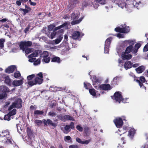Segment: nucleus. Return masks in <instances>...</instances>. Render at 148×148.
<instances>
[{
  "instance_id": "1",
  "label": "nucleus",
  "mask_w": 148,
  "mask_h": 148,
  "mask_svg": "<svg viewBox=\"0 0 148 148\" xmlns=\"http://www.w3.org/2000/svg\"><path fill=\"white\" fill-rule=\"evenodd\" d=\"M134 80L136 81L138 83L140 88L142 89H144L146 90V88L143 84V83L147 82L145 77L143 76H141L139 77V79H136L137 77L135 75H134Z\"/></svg>"
},
{
  "instance_id": "2",
  "label": "nucleus",
  "mask_w": 148,
  "mask_h": 148,
  "mask_svg": "<svg viewBox=\"0 0 148 148\" xmlns=\"http://www.w3.org/2000/svg\"><path fill=\"white\" fill-rule=\"evenodd\" d=\"M121 26L122 27H117L115 28L114 30L116 32L121 33H127L130 32L129 27L126 26L125 24H124L123 25L122 24Z\"/></svg>"
},
{
  "instance_id": "3",
  "label": "nucleus",
  "mask_w": 148,
  "mask_h": 148,
  "mask_svg": "<svg viewBox=\"0 0 148 148\" xmlns=\"http://www.w3.org/2000/svg\"><path fill=\"white\" fill-rule=\"evenodd\" d=\"M112 98L115 99L116 101L120 103L121 101L124 102V98L121 95V92H116L114 94L113 96H111Z\"/></svg>"
},
{
  "instance_id": "4",
  "label": "nucleus",
  "mask_w": 148,
  "mask_h": 148,
  "mask_svg": "<svg viewBox=\"0 0 148 148\" xmlns=\"http://www.w3.org/2000/svg\"><path fill=\"white\" fill-rule=\"evenodd\" d=\"M32 45V42L31 41H22L20 42L19 47L23 51H24L26 48L31 46Z\"/></svg>"
},
{
  "instance_id": "5",
  "label": "nucleus",
  "mask_w": 148,
  "mask_h": 148,
  "mask_svg": "<svg viewBox=\"0 0 148 148\" xmlns=\"http://www.w3.org/2000/svg\"><path fill=\"white\" fill-rule=\"evenodd\" d=\"M43 81V79L36 77L34 80L29 81L27 83L29 85L32 86L36 84H40Z\"/></svg>"
},
{
  "instance_id": "6",
  "label": "nucleus",
  "mask_w": 148,
  "mask_h": 148,
  "mask_svg": "<svg viewBox=\"0 0 148 148\" xmlns=\"http://www.w3.org/2000/svg\"><path fill=\"white\" fill-rule=\"evenodd\" d=\"M75 128L74 123L73 122H71L69 125H66L64 128L61 129L63 132L66 134L70 132L71 129H74Z\"/></svg>"
},
{
  "instance_id": "7",
  "label": "nucleus",
  "mask_w": 148,
  "mask_h": 148,
  "mask_svg": "<svg viewBox=\"0 0 148 148\" xmlns=\"http://www.w3.org/2000/svg\"><path fill=\"white\" fill-rule=\"evenodd\" d=\"M42 121L44 124V126H47L48 125L49 126H52L54 127H56L57 124L55 123H53L52 121L49 119H47V120L43 119Z\"/></svg>"
},
{
  "instance_id": "8",
  "label": "nucleus",
  "mask_w": 148,
  "mask_h": 148,
  "mask_svg": "<svg viewBox=\"0 0 148 148\" xmlns=\"http://www.w3.org/2000/svg\"><path fill=\"white\" fill-rule=\"evenodd\" d=\"M113 122L116 126L118 128H120L123 126V122L122 119L121 118H117L115 119Z\"/></svg>"
},
{
  "instance_id": "9",
  "label": "nucleus",
  "mask_w": 148,
  "mask_h": 148,
  "mask_svg": "<svg viewBox=\"0 0 148 148\" xmlns=\"http://www.w3.org/2000/svg\"><path fill=\"white\" fill-rule=\"evenodd\" d=\"M22 100L20 99H17L13 103V105L14 107L17 108H20L22 107Z\"/></svg>"
},
{
  "instance_id": "10",
  "label": "nucleus",
  "mask_w": 148,
  "mask_h": 148,
  "mask_svg": "<svg viewBox=\"0 0 148 148\" xmlns=\"http://www.w3.org/2000/svg\"><path fill=\"white\" fill-rule=\"evenodd\" d=\"M16 69V68L15 65H11L8 66L5 69V72L8 74L12 73Z\"/></svg>"
},
{
  "instance_id": "11",
  "label": "nucleus",
  "mask_w": 148,
  "mask_h": 148,
  "mask_svg": "<svg viewBox=\"0 0 148 148\" xmlns=\"http://www.w3.org/2000/svg\"><path fill=\"white\" fill-rule=\"evenodd\" d=\"M99 87L100 89L105 90H108L111 89V86L109 84H101Z\"/></svg>"
},
{
  "instance_id": "12",
  "label": "nucleus",
  "mask_w": 148,
  "mask_h": 148,
  "mask_svg": "<svg viewBox=\"0 0 148 148\" xmlns=\"http://www.w3.org/2000/svg\"><path fill=\"white\" fill-rule=\"evenodd\" d=\"M25 9L20 8L19 9V11H22L23 12V15H25L29 11H30L31 10V8L27 6L26 5H25Z\"/></svg>"
},
{
  "instance_id": "13",
  "label": "nucleus",
  "mask_w": 148,
  "mask_h": 148,
  "mask_svg": "<svg viewBox=\"0 0 148 148\" xmlns=\"http://www.w3.org/2000/svg\"><path fill=\"white\" fill-rule=\"evenodd\" d=\"M80 35V32L77 31H74L72 34L71 36L74 40L79 39Z\"/></svg>"
},
{
  "instance_id": "14",
  "label": "nucleus",
  "mask_w": 148,
  "mask_h": 148,
  "mask_svg": "<svg viewBox=\"0 0 148 148\" xmlns=\"http://www.w3.org/2000/svg\"><path fill=\"white\" fill-rule=\"evenodd\" d=\"M23 80L22 79L14 80L12 82V84L14 86H20L23 84Z\"/></svg>"
},
{
  "instance_id": "15",
  "label": "nucleus",
  "mask_w": 148,
  "mask_h": 148,
  "mask_svg": "<svg viewBox=\"0 0 148 148\" xmlns=\"http://www.w3.org/2000/svg\"><path fill=\"white\" fill-rule=\"evenodd\" d=\"M145 69V67L143 66H141L135 69L138 73H143Z\"/></svg>"
},
{
  "instance_id": "16",
  "label": "nucleus",
  "mask_w": 148,
  "mask_h": 148,
  "mask_svg": "<svg viewBox=\"0 0 148 148\" xmlns=\"http://www.w3.org/2000/svg\"><path fill=\"white\" fill-rule=\"evenodd\" d=\"M132 63L130 61H126L124 64V68L126 69H130L132 67Z\"/></svg>"
},
{
  "instance_id": "17",
  "label": "nucleus",
  "mask_w": 148,
  "mask_h": 148,
  "mask_svg": "<svg viewBox=\"0 0 148 148\" xmlns=\"http://www.w3.org/2000/svg\"><path fill=\"white\" fill-rule=\"evenodd\" d=\"M44 113V112L42 110H35L34 112V115L35 116H36L38 115H42Z\"/></svg>"
},
{
  "instance_id": "18",
  "label": "nucleus",
  "mask_w": 148,
  "mask_h": 148,
  "mask_svg": "<svg viewBox=\"0 0 148 148\" xmlns=\"http://www.w3.org/2000/svg\"><path fill=\"white\" fill-rule=\"evenodd\" d=\"M64 121H66L70 120L74 121L75 119L73 117L69 115H65L64 116Z\"/></svg>"
},
{
  "instance_id": "19",
  "label": "nucleus",
  "mask_w": 148,
  "mask_h": 148,
  "mask_svg": "<svg viewBox=\"0 0 148 148\" xmlns=\"http://www.w3.org/2000/svg\"><path fill=\"white\" fill-rule=\"evenodd\" d=\"M119 77L118 76L114 77L111 82V85H113L114 86L116 85L119 81Z\"/></svg>"
},
{
  "instance_id": "20",
  "label": "nucleus",
  "mask_w": 148,
  "mask_h": 148,
  "mask_svg": "<svg viewBox=\"0 0 148 148\" xmlns=\"http://www.w3.org/2000/svg\"><path fill=\"white\" fill-rule=\"evenodd\" d=\"M112 40V38L111 37L108 38L105 42V46L110 47Z\"/></svg>"
},
{
  "instance_id": "21",
  "label": "nucleus",
  "mask_w": 148,
  "mask_h": 148,
  "mask_svg": "<svg viewBox=\"0 0 148 148\" xmlns=\"http://www.w3.org/2000/svg\"><path fill=\"white\" fill-rule=\"evenodd\" d=\"M122 59L123 60H130L132 57V56L130 54L126 55H122Z\"/></svg>"
},
{
  "instance_id": "22",
  "label": "nucleus",
  "mask_w": 148,
  "mask_h": 148,
  "mask_svg": "<svg viewBox=\"0 0 148 148\" xmlns=\"http://www.w3.org/2000/svg\"><path fill=\"white\" fill-rule=\"evenodd\" d=\"M5 82L8 86H11V80L10 79L8 76L5 77Z\"/></svg>"
},
{
  "instance_id": "23",
  "label": "nucleus",
  "mask_w": 148,
  "mask_h": 148,
  "mask_svg": "<svg viewBox=\"0 0 148 148\" xmlns=\"http://www.w3.org/2000/svg\"><path fill=\"white\" fill-rule=\"evenodd\" d=\"M51 62H56L58 63H60L61 62V60L59 57L55 56L52 58Z\"/></svg>"
},
{
  "instance_id": "24",
  "label": "nucleus",
  "mask_w": 148,
  "mask_h": 148,
  "mask_svg": "<svg viewBox=\"0 0 148 148\" xmlns=\"http://www.w3.org/2000/svg\"><path fill=\"white\" fill-rule=\"evenodd\" d=\"M83 18H81L78 20H73V21L71 22V24L72 25H74L79 23L82 20Z\"/></svg>"
},
{
  "instance_id": "25",
  "label": "nucleus",
  "mask_w": 148,
  "mask_h": 148,
  "mask_svg": "<svg viewBox=\"0 0 148 148\" xmlns=\"http://www.w3.org/2000/svg\"><path fill=\"white\" fill-rule=\"evenodd\" d=\"M26 131L27 136L30 137L32 136L33 134V131L29 127H27Z\"/></svg>"
},
{
  "instance_id": "26",
  "label": "nucleus",
  "mask_w": 148,
  "mask_h": 148,
  "mask_svg": "<svg viewBox=\"0 0 148 148\" xmlns=\"http://www.w3.org/2000/svg\"><path fill=\"white\" fill-rule=\"evenodd\" d=\"M89 92L91 95L94 97L97 96V95L96 94V92H96L95 90L94 89L92 88L89 89Z\"/></svg>"
},
{
  "instance_id": "27",
  "label": "nucleus",
  "mask_w": 148,
  "mask_h": 148,
  "mask_svg": "<svg viewBox=\"0 0 148 148\" xmlns=\"http://www.w3.org/2000/svg\"><path fill=\"white\" fill-rule=\"evenodd\" d=\"M79 17V16L77 14L74 13H72L71 15V19L75 20L77 19Z\"/></svg>"
},
{
  "instance_id": "28",
  "label": "nucleus",
  "mask_w": 148,
  "mask_h": 148,
  "mask_svg": "<svg viewBox=\"0 0 148 148\" xmlns=\"http://www.w3.org/2000/svg\"><path fill=\"white\" fill-rule=\"evenodd\" d=\"M38 54V52L37 51H35L32 54L29 56V58H31L37 56Z\"/></svg>"
},
{
  "instance_id": "29",
  "label": "nucleus",
  "mask_w": 148,
  "mask_h": 148,
  "mask_svg": "<svg viewBox=\"0 0 148 148\" xmlns=\"http://www.w3.org/2000/svg\"><path fill=\"white\" fill-rule=\"evenodd\" d=\"M133 48V46L132 45H130L129 46L127 47L125 50V53H130L132 50Z\"/></svg>"
},
{
  "instance_id": "30",
  "label": "nucleus",
  "mask_w": 148,
  "mask_h": 148,
  "mask_svg": "<svg viewBox=\"0 0 148 148\" xmlns=\"http://www.w3.org/2000/svg\"><path fill=\"white\" fill-rule=\"evenodd\" d=\"M135 133V130L134 128L130 129L129 131L128 135L130 136H133Z\"/></svg>"
},
{
  "instance_id": "31",
  "label": "nucleus",
  "mask_w": 148,
  "mask_h": 148,
  "mask_svg": "<svg viewBox=\"0 0 148 148\" xmlns=\"http://www.w3.org/2000/svg\"><path fill=\"white\" fill-rule=\"evenodd\" d=\"M63 38V37L61 35H60L58 38L55 40V44H57L59 43Z\"/></svg>"
},
{
  "instance_id": "32",
  "label": "nucleus",
  "mask_w": 148,
  "mask_h": 148,
  "mask_svg": "<svg viewBox=\"0 0 148 148\" xmlns=\"http://www.w3.org/2000/svg\"><path fill=\"white\" fill-rule=\"evenodd\" d=\"M84 87L86 89H89L90 88L92 87L91 84L89 83H86L84 82Z\"/></svg>"
},
{
  "instance_id": "33",
  "label": "nucleus",
  "mask_w": 148,
  "mask_h": 148,
  "mask_svg": "<svg viewBox=\"0 0 148 148\" xmlns=\"http://www.w3.org/2000/svg\"><path fill=\"white\" fill-rule=\"evenodd\" d=\"M49 56V53L48 51H45L43 52V53L41 55V57L43 58L47 57Z\"/></svg>"
},
{
  "instance_id": "34",
  "label": "nucleus",
  "mask_w": 148,
  "mask_h": 148,
  "mask_svg": "<svg viewBox=\"0 0 148 148\" xmlns=\"http://www.w3.org/2000/svg\"><path fill=\"white\" fill-rule=\"evenodd\" d=\"M5 41V40L4 39H0V48H3V47L4 43Z\"/></svg>"
},
{
  "instance_id": "35",
  "label": "nucleus",
  "mask_w": 148,
  "mask_h": 148,
  "mask_svg": "<svg viewBox=\"0 0 148 148\" xmlns=\"http://www.w3.org/2000/svg\"><path fill=\"white\" fill-rule=\"evenodd\" d=\"M43 121L40 120H35L34 122L37 125L39 126L42 123Z\"/></svg>"
},
{
  "instance_id": "36",
  "label": "nucleus",
  "mask_w": 148,
  "mask_h": 148,
  "mask_svg": "<svg viewBox=\"0 0 148 148\" xmlns=\"http://www.w3.org/2000/svg\"><path fill=\"white\" fill-rule=\"evenodd\" d=\"M55 27L54 24H52L49 25L48 26V30L49 31H52L53 28Z\"/></svg>"
},
{
  "instance_id": "37",
  "label": "nucleus",
  "mask_w": 148,
  "mask_h": 148,
  "mask_svg": "<svg viewBox=\"0 0 148 148\" xmlns=\"http://www.w3.org/2000/svg\"><path fill=\"white\" fill-rule=\"evenodd\" d=\"M11 116L8 113L7 114L5 115L4 119L5 120L9 121L10 119Z\"/></svg>"
},
{
  "instance_id": "38",
  "label": "nucleus",
  "mask_w": 148,
  "mask_h": 148,
  "mask_svg": "<svg viewBox=\"0 0 148 148\" xmlns=\"http://www.w3.org/2000/svg\"><path fill=\"white\" fill-rule=\"evenodd\" d=\"M7 96L6 92H3L2 93L0 94V99H2Z\"/></svg>"
},
{
  "instance_id": "39",
  "label": "nucleus",
  "mask_w": 148,
  "mask_h": 148,
  "mask_svg": "<svg viewBox=\"0 0 148 148\" xmlns=\"http://www.w3.org/2000/svg\"><path fill=\"white\" fill-rule=\"evenodd\" d=\"M16 109H14L11 111L10 112L8 113L11 116L15 115L16 113Z\"/></svg>"
},
{
  "instance_id": "40",
  "label": "nucleus",
  "mask_w": 148,
  "mask_h": 148,
  "mask_svg": "<svg viewBox=\"0 0 148 148\" xmlns=\"http://www.w3.org/2000/svg\"><path fill=\"white\" fill-rule=\"evenodd\" d=\"M48 115L49 116L55 117L56 115V114L54 112L50 111L49 112Z\"/></svg>"
},
{
  "instance_id": "41",
  "label": "nucleus",
  "mask_w": 148,
  "mask_h": 148,
  "mask_svg": "<svg viewBox=\"0 0 148 148\" xmlns=\"http://www.w3.org/2000/svg\"><path fill=\"white\" fill-rule=\"evenodd\" d=\"M50 60V58L49 57H47L43 58L42 60L43 62H45L46 63H49Z\"/></svg>"
},
{
  "instance_id": "42",
  "label": "nucleus",
  "mask_w": 148,
  "mask_h": 148,
  "mask_svg": "<svg viewBox=\"0 0 148 148\" xmlns=\"http://www.w3.org/2000/svg\"><path fill=\"white\" fill-rule=\"evenodd\" d=\"M21 76V74L19 71L17 72H15L14 74V76L15 78H18Z\"/></svg>"
},
{
  "instance_id": "43",
  "label": "nucleus",
  "mask_w": 148,
  "mask_h": 148,
  "mask_svg": "<svg viewBox=\"0 0 148 148\" xmlns=\"http://www.w3.org/2000/svg\"><path fill=\"white\" fill-rule=\"evenodd\" d=\"M95 1L97 3H99L102 5H104L106 3L105 0H95Z\"/></svg>"
},
{
  "instance_id": "44",
  "label": "nucleus",
  "mask_w": 148,
  "mask_h": 148,
  "mask_svg": "<svg viewBox=\"0 0 148 148\" xmlns=\"http://www.w3.org/2000/svg\"><path fill=\"white\" fill-rule=\"evenodd\" d=\"M35 76L34 74H33L27 76V79L28 80H31Z\"/></svg>"
},
{
  "instance_id": "45",
  "label": "nucleus",
  "mask_w": 148,
  "mask_h": 148,
  "mask_svg": "<svg viewBox=\"0 0 148 148\" xmlns=\"http://www.w3.org/2000/svg\"><path fill=\"white\" fill-rule=\"evenodd\" d=\"M57 117L59 119L64 121V116H63L62 114H60L58 115Z\"/></svg>"
},
{
  "instance_id": "46",
  "label": "nucleus",
  "mask_w": 148,
  "mask_h": 148,
  "mask_svg": "<svg viewBox=\"0 0 148 148\" xmlns=\"http://www.w3.org/2000/svg\"><path fill=\"white\" fill-rule=\"evenodd\" d=\"M127 42L130 45L133 46L134 44L135 41L133 40H128L127 41Z\"/></svg>"
},
{
  "instance_id": "47",
  "label": "nucleus",
  "mask_w": 148,
  "mask_h": 148,
  "mask_svg": "<svg viewBox=\"0 0 148 148\" xmlns=\"http://www.w3.org/2000/svg\"><path fill=\"white\" fill-rule=\"evenodd\" d=\"M25 53L27 54H28L30 53H31L32 51V49L30 48H27L25 49Z\"/></svg>"
},
{
  "instance_id": "48",
  "label": "nucleus",
  "mask_w": 148,
  "mask_h": 148,
  "mask_svg": "<svg viewBox=\"0 0 148 148\" xmlns=\"http://www.w3.org/2000/svg\"><path fill=\"white\" fill-rule=\"evenodd\" d=\"M141 45L140 43H137L134 46V48L138 50V49L141 46Z\"/></svg>"
},
{
  "instance_id": "49",
  "label": "nucleus",
  "mask_w": 148,
  "mask_h": 148,
  "mask_svg": "<svg viewBox=\"0 0 148 148\" xmlns=\"http://www.w3.org/2000/svg\"><path fill=\"white\" fill-rule=\"evenodd\" d=\"M40 59H38L35 61L34 62V64L35 65H37L40 63Z\"/></svg>"
},
{
  "instance_id": "50",
  "label": "nucleus",
  "mask_w": 148,
  "mask_h": 148,
  "mask_svg": "<svg viewBox=\"0 0 148 148\" xmlns=\"http://www.w3.org/2000/svg\"><path fill=\"white\" fill-rule=\"evenodd\" d=\"M108 46L104 47V52L106 53H108L109 52V48Z\"/></svg>"
},
{
  "instance_id": "51",
  "label": "nucleus",
  "mask_w": 148,
  "mask_h": 148,
  "mask_svg": "<svg viewBox=\"0 0 148 148\" xmlns=\"http://www.w3.org/2000/svg\"><path fill=\"white\" fill-rule=\"evenodd\" d=\"M76 128L78 131L80 132H82L83 131V128L79 125H77L76 127Z\"/></svg>"
},
{
  "instance_id": "52",
  "label": "nucleus",
  "mask_w": 148,
  "mask_h": 148,
  "mask_svg": "<svg viewBox=\"0 0 148 148\" xmlns=\"http://www.w3.org/2000/svg\"><path fill=\"white\" fill-rule=\"evenodd\" d=\"M90 141V139H89L87 140H86L85 141H82V144H88Z\"/></svg>"
},
{
  "instance_id": "53",
  "label": "nucleus",
  "mask_w": 148,
  "mask_h": 148,
  "mask_svg": "<svg viewBox=\"0 0 148 148\" xmlns=\"http://www.w3.org/2000/svg\"><path fill=\"white\" fill-rule=\"evenodd\" d=\"M84 135L86 136L87 135L88 132V127H85L84 128Z\"/></svg>"
},
{
  "instance_id": "54",
  "label": "nucleus",
  "mask_w": 148,
  "mask_h": 148,
  "mask_svg": "<svg viewBox=\"0 0 148 148\" xmlns=\"http://www.w3.org/2000/svg\"><path fill=\"white\" fill-rule=\"evenodd\" d=\"M56 33L55 32V31H53L52 32L51 34V39H52L56 35Z\"/></svg>"
},
{
  "instance_id": "55",
  "label": "nucleus",
  "mask_w": 148,
  "mask_h": 148,
  "mask_svg": "<svg viewBox=\"0 0 148 148\" xmlns=\"http://www.w3.org/2000/svg\"><path fill=\"white\" fill-rule=\"evenodd\" d=\"M143 51L145 52L148 51V43L144 47Z\"/></svg>"
},
{
  "instance_id": "56",
  "label": "nucleus",
  "mask_w": 148,
  "mask_h": 148,
  "mask_svg": "<svg viewBox=\"0 0 148 148\" xmlns=\"http://www.w3.org/2000/svg\"><path fill=\"white\" fill-rule=\"evenodd\" d=\"M98 82L99 80L98 79L96 78L95 79L94 81L93 82V85H94L98 84Z\"/></svg>"
},
{
  "instance_id": "57",
  "label": "nucleus",
  "mask_w": 148,
  "mask_h": 148,
  "mask_svg": "<svg viewBox=\"0 0 148 148\" xmlns=\"http://www.w3.org/2000/svg\"><path fill=\"white\" fill-rule=\"evenodd\" d=\"M36 108L37 107L35 106L31 105L30 107V110H36Z\"/></svg>"
},
{
  "instance_id": "58",
  "label": "nucleus",
  "mask_w": 148,
  "mask_h": 148,
  "mask_svg": "<svg viewBox=\"0 0 148 148\" xmlns=\"http://www.w3.org/2000/svg\"><path fill=\"white\" fill-rule=\"evenodd\" d=\"M30 27V25H28L27 26L25 29L24 32L25 33H26L29 30Z\"/></svg>"
},
{
  "instance_id": "59",
  "label": "nucleus",
  "mask_w": 148,
  "mask_h": 148,
  "mask_svg": "<svg viewBox=\"0 0 148 148\" xmlns=\"http://www.w3.org/2000/svg\"><path fill=\"white\" fill-rule=\"evenodd\" d=\"M71 138L70 136H68L65 137L64 140L65 141H68L71 140Z\"/></svg>"
},
{
  "instance_id": "60",
  "label": "nucleus",
  "mask_w": 148,
  "mask_h": 148,
  "mask_svg": "<svg viewBox=\"0 0 148 148\" xmlns=\"http://www.w3.org/2000/svg\"><path fill=\"white\" fill-rule=\"evenodd\" d=\"M4 91L3 92H10L9 89L8 87H5L3 89Z\"/></svg>"
},
{
  "instance_id": "61",
  "label": "nucleus",
  "mask_w": 148,
  "mask_h": 148,
  "mask_svg": "<svg viewBox=\"0 0 148 148\" xmlns=\"http://www.w3.org/2000/svg\"><path fill=\"white\" fill-rule=\"evenodd\" d=\"M76 141L78 143L82 144V141L80 138H76Z\"/></svg>"
},
{
  "instance_id": "62",
  "label": "nucleus",
  "mask_w": 148,
  "mask_h": 148,
  "mask_svg": "<svg viewBox=\"0 0 148 148\" xmlns=\"http://www.w3.org/2000/svg\"><path fill=\"white\" fill-rule=\"evenodd\" d=\"M128 127H123V130L125 131L123 132V134H124L125 133H126V132H127V131L128 130Z\"/></svg>"
},
{
  "instance_id": "63",
  "label": "nucleus",
  "mask_w": 148,
  "mask_h": 148,
  "mask_svg": "<svg viewBox=\"0 0 148 148\" xmlns=\"http://www.w3.org/2000/svg\"><path fill=\"white\" fill-rule=\"evenodd\" d=\"M37 75L38 76L39 78L43 79V75L41 72H40Z\"/></svg>"
},
{
  "instance_id": "64",
  "label": "nucleus",
  "mask_w": 148,
  "mask_h": 148,
  "mask_svg": "<svg viewBox=\"0 0 148 148\" xmlns=\"http://www.w3.org/2000/svg\"><path fill=\"white\" fill-rule=\"evenodd\" d=\"M78 147L77 145H70L69 148H78Z\"/></svg>"
}]
</instances>
